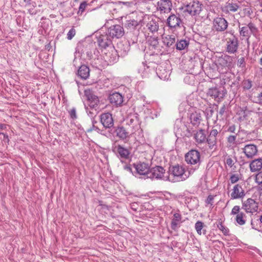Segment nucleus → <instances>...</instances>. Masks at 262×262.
<instances>
[{"mask_svg":"<svg viewBox=\"0 0 262 262\" xmlns=\"http://www.w3.org/2000/svg\"><path fill=\"white\" fill-rule=\"evenodd\" d=\"M189 119L190 123L193 126L198 127L202 120V118L200 113L195 111L190 113Z\"/></svg>","mask_w":262,"mask_h":262,"instance_id":"nucleus-29","label":"nucleus"},{"mask_svg":"<svg viewBox=\"0 0 262 262\" xmlns=\"http://www.w3.org/2000/svg\"><path fill=\"white\" fill-rule=\"evenodd\" d=\"M228 26V21L223 17H217L214 19L213 26L216 31L223 32L225 31Z\"/></svg>","mask_w":262,"mask_h":262,"instance_id":"nucleus-21","label":"nucleus"},{"mask_svg":"<svg viewBox=\"0 0 262 262\" xmlns=\"http://www.w3.org/2000/svg\"><path fill=\"white\" fill-rule=\"evenodd\" d=\"M167 25L170 29L180 28L182 20L179 14H171L167 19Z\"/></svg>","mask_w":262,"mask_h":262,"instance_id":"nucleus-13","label":"nucleus"},{"mask_svg":"<svg viewBox=\"0 0 262 262\" xmlns=\"http://www.w3.org/2000/svg\"><path fill=\"white\" fill-rule=\"evenodd\" d=\"M70 117L73 119H75L77 118V115H76V111L75 108H73L71 110V111L69 112Z\"/></svg>","mask_w":262,"mask_h":262,"instance_id":"nucleus-53","label":"nucleus"},{"mask_svg":"<svg viewBox=\"0 0 262 262\" xmlns=\"http://www.w3.org/2000/svg\"><path fill=\"white\" fill-rule=\"evenodd\" d=\"M237 134L235 135H230L227 138V141L228 146L229 147H235L237 145L236 143V139L237 137Z\"/></svg>","mask_w":262,"mask_h":262,"instance_id":"nucleus-41","label":"nucleus"},{"mask_svg":"<svg viewBox=\"0 0 262 262\" xmlns=\"http://www.w3.org/2000/svg\"><path fill=\"white\" fill-rule=\"evenodd\" d=\"M86 5L87 4L85 2H83L81 3L79 7L78 12H81L82 13L85 10Z\"/></svg>","mask_w":262,"mask_h":262,"instance_id":"nucleus-54","label":"nucleus"},{"mask_svg":"<svg viewBox=\"0 0 262 262\" xmlns=\"http://www.w3.org/2000/svg\"><path fill=\"white\" fill-rule=\"evenodd\" d=\"M100 121L103 126L105 128H111L114 126V119L112 115L110 113H104L100 115Z\"/></svg>","mask_w":262,"mask_h":262,"instance_id":"nucleus-17","label":"nucleus"},{"mask_svg":"<svg viewBox=\"0 0 262 262\" xmlns=\"http://www.w3.org/2000/svg\"><path fill=\"white\" fill-rule=\"evenodd\" d=\"M113 151L116 153L117 156L120 159H127L129 158L130 152L128 149L121 145H115L113 147Z\"/></svg>","mask_w":262,"mask_h":262,"instance_id":"nucleus-22","label":"nucleus"},{"mask_svg":"<svg viewBox=\"0 0 262 262\" xmlns=\"http://www.w3.org/2000/svg\"><path fill=\"white\" fill-rule=\"evenodd\" d=\"M0 138L5 142H8L9 141L8 135L3 133H0Z\"/></svg>","mask_w":262,"mask_h":262,"instance_id":"nucleus-55","label":"nucleus"},{"mask_svg":"<svg viewBox=\"0 0 262 262\" xmlns=\"http://www.w3.org/2000/svg\"><path fill=\"white\" fill-rule=\"evenodd\" d=\"M243 150L246 157L248 159H252L257 154L258 151L256 146L252 144L245 145Z\"/></svg>","mask_w":262,"mask_h":262,"instance_id":"nucleus-27","label":"nucleus"},{"mask_svg":"<svg viewBox=\"0 0 262 262\" xmlns=\"http://www.w3.org/2000/svg\"><path fill=\"white\" fill-rule=\"evenodd\" d=\"M183 5L184 11L192 16L199 14L202 11V5L196 0H185Z\"/></svg>","mask_w":262,"mask_h":262,"instance_id":"nucleus-5","label":"nucleus"},{"mask_svg":"<svg viewBox=\"0 0 262 262\" xmlns=\"http://www.w3.org/2000/svg\"><path fill=\"white\" fill-rule=\"evenodd\" d=\"M227 110V106L226 105H223L220 108L218 114L217 115V118L219 117L220 116V117L221 119L223 118V116H224V114L226 111Z\"/></svg>","mask_w":262,"mask_h":262,"instance_id":"nucleus-47","label":"nucleus"},{"mask_svg":"<svg viewBox=\"0 0 262 262\" xmlns=\"http://www.w3.org/2000/svg\"><path fill=\"white\" fill-rule=\"evenodd\" d=\"M182 219V217L179 211L174 213L170 225L171 228L173 230L176 231L180 227Z\"/></svg>","mask_w":262,"mask_h":262,"instance_id":"nucleus-28","label":"nucleus"},{"mask_svg":"<svg viewBox=\"0 0 262 262\" xmlns=\"http://www.w3.org/2000/svg\"><path fill=\"white\" fill-rule=\"evenodd\" d=\"M159 20L154 19L149 20L146 24L147 30L152 33L157 32L159 28Z\"/></svg>","mask_w":262,"mask_h":262,"instance_id":"nucleus-34","label":"nucleus"},{"mask_svg":"<svg viewBox=\"0 0 262 262\" xmlns=\"http://www.w3.org/2000/svg\"><path fill=\"white\" fill-rule=\"evenodd\" d=\"M95 131L101 135L106 136L104 133H102V129H99L97 126L95 128Z\"/></svg>","mask_w":262,"mask_h":262,"instance_id":"nucleus-61","label":"nucleus"},{"mask_svg":"<svg viewBox=\"0 0 262 262\" xmlns=\"http://www.w3.org/2000/svg\"><path fill=\"white\" fill-rule=\"evenodd\" d=\"M108 99L110 103L116 107L121 106L123 102V96L117 92L111 94Z\"/></svg>","mask_w":262,"mask_h":262,"instance_id":"nucleus-26","label":"nucleus"},{"mask_svg":"<svg viewBox=\"0 0 262 262\" xmlns=\"http://www.w3.org/2000/svg\"><path fill=\"white\" fill-rule=\"evenodd\" d=\"M231 34V36L226 39V50L229 53L234 54L237 51L238 47V40L237 37L233 35L232 31L228 32Z\"/></svg>","mask_w":262,"mask_h":262,"instance_id":"nucleus-9","label":"nucleus"},{"mask_svg":"<svg viewBox=\"0 0 262 262\" xmlns=\"http://www.w3.org/2000/svg\"><path fill=\"white\" fill-rule=\"evenodd\" d=\"M98 45L102 48L105 49L112 45V40L109 38L108 34L101 35L97 39Z\"/></svg>","mask_w":262,"mask_h":262,"instance_id":"nucleus-30","label":"nucleus"},{"mask_svg":"<svg viewBox=\"0 0 262 262\" xmlns=\"http://www.w3.org/2000/svg\"><path fill=\"white\" fill-rule=\"evenodd\" d=\"M124 31L123 28L119 25H115L110 27L107 30V34L111 38H119L123 36Z\"/></svg>","mask_w":262,"mask_h":262,"instance_id":"nucleus-14","label":"nucleus"},{"mask_svg":"<svg viewBox=\"0 0 262 262\" xmlns=\"http://www.w3.org/2000/svg\"><path fill=\"white\" fill-rule=\"evenodd\" d=\"M185 161L191 166L189 169V173H193L199 169L201 163L200 152L196 149H191L185 154Z\"/></svg>","mask_w":262,"mask_h":262,"instance_id":"nucleus-1","label":"nucleus"},{"mask_svg":"<svg viewBox=\"0 0 262 262\" xmlns=\"http://www.w3.org/2000/svg\"><path fill=\"white\" fill-rule=\"evenodd\" d=\"M240 8L239 2H235L234 0H228L222 7V10L226 14L235 12Z\"/></svg>","mask_w":262,"mask_h":262,"instance_id":"nucleus-19","label":"nucleus"},{"mask_svg":"<svg viewBox=\"0 0 262 262\" xmlns=\"http://www.w3.org/2000/svg\"><path fill=\"white\" fill-rule=\"evenodd\" d=\"M185 203L187 205L188 207L194 208L198 206V200L195 197H185Z\"/></svg>","mask_w":262,"mask_h":262,"instance_id":"nucleus-39","label":"nucleus"},{"mask_svg":"<svg viewBox=\"0 0 262 262\" xmlns=\"http://www.w3.org/2000/svg\"><path fill=\"white\" fill-rule=\"evenodd\" d=\"M78 76L82 80H86L90 76L89 68L85 65H82L78 70Z\"/></svg>","mask_w":262,"mask_h":262,"instance_id":"nucleus-35","label":"nucleus"},{"mask_svg":"<svg viewBox=\"0 0 262 262\" xmlns=\"http://www.w3.org/2000/svg\"><path fill=\"white\" fill-rule=\"evenodd\" d=\"M172 7V4L170 0H159L157 4V9L161 13H169Z\"/></svg>","mask_w":262,"mask_h":262,"instance_id":"nucleus-20","label":"nucleus"},{"mask_svg":"<svg viewBox=\"0 0 262 262\" xmlns=\"http://www.w3.org/2000/svg\"><path fill=\"white\" fill-rule=\"evenodd\" d=\"M139 25V22L135 19L127 20L124 24L125 28L130 31H132L136 29Z\"/></svg>","mask_w":262,"mask_h":262,"instance_id":"nucleus-37","label":"nucleus"},{"mask_svg":"<svg viewBox=\"0 0 262 262\" xmlns=\"http://www.w3.org/2000/svg\"><path fill=\"white\" fill-rule=\"evenodd\" d=\"M174 130L176 135L179 137H191L193 136L195 130L192 128H190V126H187L185 124V122L183 121V118L177 119L176 120Z\"/></svg>","mask_w":262,"mask_h":262,"instance_id":"nucleus-2","label":"nucleus"},{"mask_svg":"<svg viewBox=\"0 0 262 262\" xmlns=\"http://www.w3.org/2000/svg\"><path fill=\"white\" fill-rule=\"evenodd\" d=\"M103 57L107 65L115 63L119 59L117 50L114 48L112 47L110 48L107 52L105 53Z\"/></svg>","mask_w":262,"mask_h":262,"instance_id":"nucleus-15","label":"nucleus"},{"mask_svg":"<svg viewBox=\"0 0 262 262\" xmlns=\"http://www.w3.org/2000/svg\"><path fill=\"white\" fill-rule=\"evenodd\" d=\"M85 109L86 110V112L88 115L91 118V119H93L95 118L98 113V110L94 108H91L89 106H86L85 105Z\"/></svg>","mask_w":262,"mask_h":262,"instance_id":"nucleus-42","label":"nucleus"},{"mask_svg":"<svg viewBox=\"0 0 262 262\" xmlns=\"http://www.w3.org/2000/svg\"><path fill=\"white\" fill-rule=\"evenodd\" d=\"M250 249L253 250V251H254L255 252L259 254V255H261L260 251L258 249H257L256 247H252Z\"/></svg>","mask_w":262,"mask_h":262,"instance_id":"nucleus-60","label":"nucleus"},{"mask_svg":"<svg viewBox=\"0 0 262 262\" xmlns=\"http://www.w3.org/2000/svg\"><path fill=\"white\" fill-rule=\"evenodd\" d=\"M219 131L216 128H212L208 133V136H206V143H207L208 148L215 151L217 148V136Z\"/></svg>","mask_w":262,"mask_h":262,"instance_id":"nucleus-6","label":"nucleus"},{"mask_svg":"<svg viewBox=\"0 0 262 262\" xmlns=\"http://www.w3.org/2000/svg\"><path fill=\"white\" fill-rule=\"evenodd\" d=\"M256 31L257 29L255 25L252 22L242 27L239 26V34L243 37L248 38L252 34L256 32Z\"/></svg>","mask_w":262,"mask_h":262,"instance_id":"nucleus-16","label":"nucleus"},{"mask_svg":"<svg viewBox=\"0 0 262 262\" xmlns=\"http://www.w3.org/2000/svg\"><path fill=\"white\" fill-rule=\"evenodd\" d=\"M125 121L126 125L129 127L128 129L130 130V134H134L140 128V124L137 114L134 113L129 115Z\"/></svg>","mask_w":262,"mask_h":262,"instance_id":"nucleus-7","label":"nucleus"},{"mask_svg":"<svg viewBox=\"0 0 262 262\" xmlns=\"http://www.w3.org/2000/svg\"><path fill=\"white\" fill-rule=\"evenodd\" d=\"M165 170L163 167L160 166H157L150 169L148 178L151 179H160L164 181L169 180V177L165 176Z\"/></svg>","mask_w":262,"mask_h":262,"instance_id":"nucleus-8","label":"nucleus"},{"mask_svg":"<svg viewBox=\"0 0 262 262\" xmlns=\"http://www.w3.org/2000/svg\"><path fill=\"white\" fill-rule=\"evenodd\" d=\"M76 30L74 28H72L70 30L67 34V38L69 40H71L73 37L75 35Z\"/></svg>","mask_w":262,"mask_h":262,"instance_id":"nucleus-48","label":"nucleus"},{"mask_svg":"<svg viewBox=\"0 0 262 262\" xmlns=\"http://www.w3.org/2000/svg\"><path fill=\"white\" fill-rule=\"evenodd\" d=\"M143 70L142 73V76L143 77H147L151 70H154V67H152L150 65H145L143 63Z\"/></svg>","mask_w":262,"mask_h":262,"instance_id":"nucleus-43","label":"nucleus"},{"mask_svg":"<svg viewBox=\"0 0 262 262\" xmlns=\"http://www.w3.org/2000/svg\"><path fill=\"white\" fill-rule=\"evenodd\" d=\"M122 80L128 81H132V80H133V79H132V78L130 77L126 76V77H124L123 78Z\"/></svg>","mask_w":262,"mask_h":262,"instance_id":"nucleus-62","label":"nucleus"},{"mask_svg":"<svg viewBox=\"0 0 262 262\" xmlns=\"http://www.w3.org/2000/svg\"><path fill=\"white\" fill-rule=\"evenodd\" d=\"M225 164L229 168H232L234 165V162L230 156L225 158Z\"/></svg>","mask_w":262,"mask_h":262,"instance_id":"nucleus-46","label":"nucleus"},{"mask_svg":"<svg viewBox=\"0 0 262 262\" xmlns=\"http://www.w3.org/2000/svg\"><path fill=\"white\" fill-rule=\"evenodd\" d=\"M84 92L89 103V106L91 108L99 109L100 101L98 97L94 95L89 89L84 90Z\"/></svg>","mask_w":262,"mask_h":262,"instance_id":"nucleus-12","label":"nucleus"},{"mask_svg":"<svg viewBox=\"0 0 262 262\" xmlns=\"http://www.w3.org/2000/svg\"><path fill=\"white\" fill-rule=\"evenodd\" d=\"M148 42L149 45L150 46V48L151 49L155 50L154 52H156L157 56H156V57H159L158 56V54H162V53H161V50L160 49V46L159 44V41L158 38L157 37H150L148 39Z\"/></svg>","mask_w":262,"mask_h":262,"instance_id":"nucleus-31","label":"nucleus"},{"mask_svg":"<svg viewBox=\"0 0 262 262\" xmlns=\"http://www.w3.org/2000/svg\"><path fill=\"white\" fill-rule=\"evenodd\" d=\"M124 169L133 174L134 171L133 170L131 165H126L124 166Z\"/></svg>","mask_w":262,"mask_h":262,"instance_id":"nucleus-58","label":"nucleus"},{"mask_svg":"<svg viewBox=\"0 0 262 262\" xmlns=\"http://www.w3.org/2000/svg\"><path fill=\"white\" fill-rule=\"evenodd\" d=\"M251 115L253 121L256 122L260 126L262 127V112H252Z\"/></svg>","mask_w":262,"mask_h":262,"instance_id":"nucleus-40","label":"nucleus"},{"mask_svg":"<svg viewBox=\"0 0 262 262\" xmlns=\"http://www.w3.org/2000/svg\"><path fill=\"white\" fill-rule=\"evenodd\" d=\"M193 138L198 145H201L206 143V135L205 130L202 128L195 130Z\"/></svg>","mask_w":262,"mask_h":262,"instance_id":"nucleus-23","label":"nucleus"},{"mask_svg":"<svg viewBox=\"0 0 262 262\" xmlns=\"http://www.w3.org/2000/svg\"><path fill=\"white\" fill-rule=\"evenodd\" d=\"M241 209L239 206H234L232 209L231 214L236 215L235 221L238 225H243L246 223V216Z\"/></svg>","mask_w":262,"mask_h":262,"instance_id":"nucleus-18","label":"nucleus"},{"mask_svg":"<svg viewBox=\"0 0 262 262\" xmlns=\"http://www.w3.org/2000/svg\"><path fill=\"white\" fill-rule=\"evenodd\" d=\"M163 43L168 48L174 49L176 45V36L174 35H167L162 38Z\"/></svg>","mask_w":262,"mask_h":262,"instance_id":"nucleus-32","label":"nucleus"},{"mask_svg":"<svg viewBox=\"0 0 262 262\" xmlns=\"http://www.w3.org/2000/svg\"><path fill=\"white\" fill-rule=\"evenodd\" d=\"M258 207V203L251 198H249L242 202V209L247 213L253 214L257 211Z\"/></svg>","mask_w":262,"mask_h":262,"instance_id":"nucleus-10","label":"nucleus"},{"mask_svg":"<svg viewBox=\"0 0 262 262\" xmlns=\"http://www.w3.org/2000/svg\"><path fill=\"white\" fill-rule=\"evenodd\" d=\"M237 65L242 68L245 67L246 62L244 57H242L238 59Z\"/></svg>","mask_w":262,"mask_h":262,"instance_id":"nucleus-52","label":"nucleus"},{"mask_svg":"<svg viewBox=\"0 0 262 262\" xmlns=\"http://www.w3.org/2000/svg\"><path fill=\"white\" fill-rule=\"evenodd\" d=\"M217 228L222 232L223 234L225 236L229 235V229L225 226L222 222H219L217 224Z\"/></svg>","mask_w":262,"mask_h":262,"instance_id":"nucleus-44","label":"nucleus"},{"mask_svg":"<svg viewBox=\"0 0 262 262\" xmlns=\"http://www.w3.org/2000/svg\"><path fill=\"white\" fill-rule=\"evenodd\" d=\"M130 205V208L135 211H137L138 210L139 206V204L137 202H133L131 203Z\"/></svg>","mask_w":262,"mask_h":262,"instance_id":"nucleus-56","label":"nucleus"},{"mask_svg":"<svg viewBox=\"0 0 262 262\" xmlns=\"http://www.w3.org/2000/svg\"><path fill=\"white\" fill-rule=\"evenodd\" d=\"M236 129L235 126L234 125H231L229 126L227 129V132L231 133H235Z\"/></svg>","mask_w":262,"mask_h":262,"instance_id":"nucleus-57","label":"nucleus"},{"mask_svg":"<svg viewBox=\"0 0 262 262\" xmlns=\"http://www.w3.org/2000/svg\"><path fill=\"white\" fill-rule=\"evenodd\" d=\"M96 127H97V126H95V125H94V124H93V125H92V126L90 127V129H89L88 130V132H92V131H93V130H95V128H96Z\"/></svg>","mask_w":262,"mask_h":262,"instance_id":"nucleus-64","label":"nucleus"},{"mask_svg":"<svg viewBox=\"0 0 262 262\" xmlns=\"http://www.w3.org/2000/svg\"><path fill=\"white\" fill-rule=\"evenodd\" d=\"M226 93V90L223 85L209 89L208 91V94L218 101L223 99Z\"/></svg>","mask_w":262,"mask_h":262,"instance_id":"nucleus-11","label":"nucleus"},{"mask_svg":"<svg viewBox=\"0 0 262 262\" xmlns=\"http://www.w3.org/2000/svg\"><path fill=\"white\" fill-rule=\"evenodd\" d=\"M255 181L258 184H262V171L256 175Z\"/></svg>","mask_w":262,"mask_h":262,"instance_id":"nucleus-51","label":"nucleus"},{"mask_svg":"<svg viewBox=\"0 0 262 262\" xmlns=\"http://www.w3.org/2000/svg\"><path fill=\"white\" fill-rule=\"evenodd\" d=\"M252 87L251 83H244L243 89L244 90H249Z\"/></svg>","mask_w":262,"mask_h":262,"instance_id":"nucleus-59","label":"nucleus"},{"mask_svg":"<svg viewBox=\"0 0 262 262\" xmlns=\"http://www.w3.org/2000/svg\"><path fill=\"white\" fill-rule=\"evenodd\" d=\"M133 167L135 169L133 175L139 178H148V175L150 171L149 165L144 162H139L134 163Z\"/></svg>","mask_w":262,"mask_h":262,"instance_id":"nucleus-4","label":"nucleus"},{"mask_svg":"<svg viewBox=\"0 0 262 262\" xmlns=\"http://www.w3.org/2000/svg\"><path fill=\"white\" fill-rule=\"evenodd\" d=\"M234 57L225 55L219 57L216 60L217 64L223 67H230L232 66Z\"/></svg>","mask_w":262,"mask_h":262,"instance_id":"nucleus-24","label":"nucleus"},{"mask_svg":"<svg viewBox=\"0 0 262 262\" xmlns=\"http://www.w3.org/2000/svg\"><path fill=\"white\" fill-rule=\"evenodd\" d=\"M258 99L260 103H262V92L258 95Z\"/></svg>","mask_w":262,"mask_h":262,"instance_id":"nucleus-63","label":"nucleus"},{"mask_svg":"<svg viewBox=\"0 0 262 262\" xmlns=\"http://www.w3.org/2000/svg\"><path fill=\"white\" fill-rule=\"evenodd\" d=\"M117 137L121 140H125L128 136L129 134H130V130H127L123 126H118L114 131Z\"/></svg>","mask_w":262,"mask_h":262,"instance_id":"nucleus-33","label":"nucleus"},{"mask_svg":"<svg viewBox=\"0 0 262 262\" xmlns=\"http://www.w3.org/2000/svg\"><path fill=\"white\" fill-rule=\"evenodd\" d=\"M204 224L201 221H197L195 224V229L197 232V233L199 235H201L202 233V230L203 228Z\"/></svg>","mask_w":262,"mask_h":262,"instance_id":"nucleus-45","label":"nucleus"},{"mask_svg":"<svg viewBox=\"0 0 262 262\" xmlns=\"http://www.w3.org/2000/svg\"><path fill=\"white\" fill-rule=\"evenodd\" d=\"M245 195V191L241 185L237 184L233 186L230 195L231 199L235 200L243 198Z\"/></svg>","mask_w":262,"mask_h":262,"instance_id":"nucleus-25","label":"nucleus"},{"mask_svg":"<svg viewBox=\"0 0 262 262\" xmlns=\"http://www.w3.org/2000/svg\"><path fill=\"white\" fill-rule=\"evenodd\" d=\"M262 168V159L259 158L253 160L250 164V170L252 172H255L261 169Z\"/></svg>","mask_w":262,"mask_h":262,"instance_id":"nucleus-36","label":"nucleus"},{"mask_svg":"<svg viewBox=\"0 0 262 262\" xmlns=\"http://www.w3.org/2000/svg\"><path fill=\"white\" fill-rule=\"evenodd\" d=\"M214 196L213 195H209L205 201V203L207 205H210L211 206H212L213 203V201L214 200Z\"/></svg>","mask_w":262,"mask_h":262,"instance_id":"nucleus-50","label":"nucleus"},{"mask_svg":"<svg viewBox=\"0 0 262 262\" xmlns=\"http://www.w3.org/2000/svg\"><path fill=\"white\" fill-rule=\"evenodd\" d=\"M191 174L189 173V169L187 172L185 167L182 165L171 166L169 168V175L172 176L178 181L186 180Z\"/></svg>","mask_w":262,"mask_h":262,"instance_id":"nucleus-3","label":"nucleus"},{"mask_svg":"<svg viewBox=\"0 0 262 262\" xmlns=\"http://www.w3.org/2000/svg\"><path fill=\"white\" fill-rule=\"evenodd\" d=\"M189 41L186 39L178 40L176 42L175 47L177 50L181 51L187 48L189 46Z\"/></svg>","mask_w":262,"mask_h":262,"instance_id":"nucleus-38","label":"nucleus"},{"mask_svg":"<svg viewBox=\"0 0 262 262\" xmlns=\"http://www.w3.org/2000/svg\"><path fill=\"white\" fill-rule=\"evenodd\" d=\"M239 180V177L236 174H232L230 176V181L232 184H234Z\"/></svg>","mask_w":262,"mask_h":262,"instance_id":"nucleus-49","label":"nucleus"}]
</instances>
